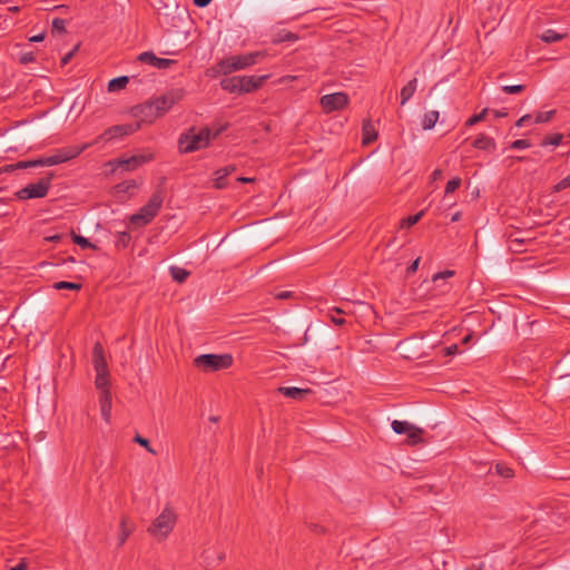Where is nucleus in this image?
Returning a JSON list of instances; mask_svg holds the SVG:
<instances>
[{"mask_svg": "<svg viewBox=\"0 0 570 570\" xmlns=\"http://www.w3.org/2000/svg\"><path fill=\"white\" fill-rule=\"evenodd\" d=\"M134 442H136L139 445L146 448L148 452H150L153 454H156V451L149 445V441L147 439L142 438L141 435L137 434L134 438Z\"/></svg>", "mask_w": 570, "mask_h": 570, "instance_id": "37998d69", "label": "nucleus"}, {"mask_svg": "<svg viewBox=\"0 0 570 570\" xmlns=\"http://www.w3.org/2000/svg\"><path fill=\"white\" fill-rule=\"evenodd\" d=\"M62 239V235L60 234H55V235H51V236H47L46 237V240L47 242H50V243H58Z\"/></svg>", "mask_w": 570, "mask_h": 570, "instance_id": "864d4df0", "label": "nucleus"}, {"mask_svg": "<svg viewBox=\"0 0 570 570\" xmlns=\"http://www.w3.org/2000/svg\"><path fill=\"white\" fill-rule=\"evenodd\" d=\"M196 367L206 372H215L228 368L233 364V356L230 354H203L194 360Z\"/></svg>", "mask_w": 570, "mask_h": 570, "instance_id": "423d86ee", "label": "nucleus"}, {"mask_svg": "<svg viewBox=\"0 0 570 570\" xmlns=\"http://www.w3.org/2000/svg\"><path fill=\"white\" fill-rule=\"evenodd\" d=\"M89 147V144H85L80 147H66L58 149L53 155L48 157L38 158L39 166H55L78 157L83 150Z\"/></svg>", "mask_w": 570, "mask_h": 570, "instance_id": "0eeeda50", "label": "nucleus"}, {"mask_svg": "<svg viewBox=\"0 0 570 570\" xmlns=\"http://www.w3.org/2000/svg\"><path fill=\"white\" fill-rule=\"evenodd\" d=\"M180 98L181 94L179 91H170L142 106L141 112L151 122L154 119L165 115Z\"/></svg>", "mask_w": 570, "mask_h": 570, "instance_id": "7ed1b4c3", "label": "nucleus"}, {"mask_svg": "<svg viewBox=\"0 0 570 570\" xmlns=\"http://www.w3.org/2000/svg\"><path fill=\"white\" fill-rule=\"evenodd\" d=\"M570 187V175L567 176L566 178L561 179L554 187H553V190L554 191H561L566 188H569Z\"/></svg>", "mask_w": 570, "mask_h": 570, "instance_id": "09e8293b", "label": "nucleus"}, {"mask_svg": "<svg viewBox=\"0 0 570 570\" xmlns=\"http://www.w3.org/2000/svg\"><path fill=\"white\" fill-rule=\"evenodd\" d=\"M363 144L368 145L377 138V132L370 121L363 124Z\"/></svg>", "mask_w": 570, "mask_h": 570, "instance_id": "b1692460", "label": "nucleus"}, {"mask_svg": "<svg viewBox=\"0 0 570 570\" xmlns=\"http://www.w3.org/2000/svg\"><path fill=\"white\" fill-rule=\"evenodd\" d=\"M71 238L75 244H77L78 246H80L83 249H86V248L95 249L96 248V245L90 243L89 239H87L86 237H83L81 235L76 234L75 232H71Z\"/></svg>", "mask_w": 570, "mask_h": 570, "instance_id": "2f4dec72", "label": "nucleus"}, {"mask_svg": "<svg viewBox=\"0 0 570 570\" xmlns=\"http://www.w3.org/2000/svg\"><path fill=\"white\" fill-rule=\"evenodd\" d=\"M423 214H424V212L422 210V212H420V213H417L415 215H412V216H409L406 218H403L401 220V227L402 228H409V227L415 225L421 219Z\"/></svg>", "mask_w": 570, "mask_h": 570, "instance_id": "72a5a7b5", "label": "nucleus"}, {"mask_svg": "<svg viewBox=\"0 0 570 570\" xmlns=\"http://www.w3.org/2000/svg\"><path fill=\"white\" fill-rule=\"evenodd\" d=\"M43 39H45V33H40V35L31 37L29 40L31 42H39V41H42Z\"/></svg>", "mask_w": 570, "mask_h": 570, "instance_id": "680f3d73", "label": "nucleus"}, {"mask_svg": "<svg viewBox=\"0 0 570 570\" xmlns=\"http://www.w3.org/2000/svg\"><path fill=\"white\" fill-rule=\"evenodd\" d=\"M566 38V33H558L552 29H547L540 35V39L547 43H552Z\"/></svg>", "mask_w": 570, "mask_h": 570, "instance_id": "a878e982", "label": "nucleus"}, {"mask_svg": "<svg viewBox=\"0 0 570 570\" xmlns=\"http://www.w3.org/2000/svg\"><path fill=\"white\" fill-rule=\"evenodd\" d=\"M239 76L224 78L220 81V87L227 92L239 94Z\"/></svg>", "mask_w": 570, "mask_h": 570, "instance_id": "412c9836", "label": "nucleus"}, {"mask_svg": "<svg viewBox=\"0 0 570 570\" xmlns=\"http://www.w3.org/2000/svg\"><path fill=\"white\" fill-rule=\"evenodd\" d=\"M78 48H79V45H77L71 51H69L65 57H62V59H61L62 66H66L72 59V57L77 52Z\"/></svg>", "mask_w": 570, "mask_h": 570, "instance_id": "8fccbe9b", "label": "nucleus"}, {"mask_svg": "<svg viewBox=\"0 0 570 570\" xmlns=\"http://www.w3.org/2000/svg\"><path fill=\"white\" fill-rule=\"evenodd\" d=\"M488 111H489V109L484 108L480 114L473 115L472 117H470L466 120L465 126L471 127V126H474L475 124L484 120L485 116L488 115Z\"/></svg>", "mask_w": 570, "mask_h": 570, "instance_id": "e433bc0d", "label": "nucleus"}, {"mask_svg": "<svg viewBox=\"0 0 570 570\" xmlns=\"http://www.w3.org/2000/svg\"><path fill=\"white\" fill-rule=\"evenodd\" d=\"M236 170L234 165H229L223 168L217 169L214 173V186L217 189H223L227 187V177Z\"/></svg>", "mask_w": 570, "mask_h": 570, "instance_id": "2eb2a0df", "label": "nucleus"}, {"mask_svg": "<svg viewBox=\"0 0 570 570\" xmlns=\"http://www.w3.org/2000/svg\"><path fill=\"white\" fill-rule=\"evenodd\" d=\"M254 180H255V178H250V177H238L237 178V181L243 183V184L253 183Z\"/></svg>", "mask_w": 570, "mask_h": 570, "instance_id": "e2e57ef3", "label": "nucleus"}, {"mask_svg": "<svg viewBox=\"0 0 570 570\" xmlns=\"http://www.w3.org/2000/svg\"><path fill=\"white\" fill-rule=\"evenodd\" d=\"M95 385L100 393L105 390H109V371L96 372Z\"/></svg>", "mask_w": 570, "mask_h": 570, "instance_id": "4be33fe9", "label": "nucleus"}, {"mask_svg": "<svg viewBox=\"0 0 570 570\" xmlns=\"http://www.w3.org/2000/svg\"><path fill=\"white\" fill-rule=\"evenodd\" d=\"M14 167L19 168V169H24V168L40 167V166L38 164V159H35V160L19 161Z\"/></svg>", "mask_w": 570, "mask_h": 570, "instance_id": "de8ad7c7", "label": "nucleus"}, {"mask_svg": "<svg viewBox=\"0 0 570 570\" xmlns=\"http://www.w3.org/2000/svg\"><path fill=\"white\" fill-rule=\"evenodd\" d=\"M531 147V142L528 139H517L511 144L513 149H524Z\"/></svg>", "mask_w": 570, "mask_h": 570, "instance_id": "49530a36", "label": "nucleus"}, {"mask_svg": "<svg viewBox=\"0 0 570 570\" xmlns=\"http://www.w3.org/2000/svg\"><path fill=\"white\" fill-rule=\"evenodd\" d=\"M459 352L458 344H452L443 350V353L445 356H452L455 355Z\"/></svg>", "mask_w": 570, "mask_h": 570, "instance_id": "3c124183", "label": "nucleus"}, {"mask_svg": "<svg viewBox=\"0 0 570 570\" xmlns=\"http://www.w3.org/2000/svg\"><path fill=\"white\" fill-rule=\"evenodd\" d=\"M170 274L175 281L178 283H183L186 281V278L189 276V272L181 267L171 266L170 267Z\"/></svg>", "mask_w": 570, "mask_h": 570, "instance_id": "7c9ffc66", "label": "nucleus"}, {"mask_svg": "<svg viewBox=\"0 0 570 570\" xmlns=\"http://www.w3.org/2000/svg\"><path fill=\"white\" fill-rule=\"evenodd\" d=\"M524 90L523 85H510V86H503L502 91L509 95H515L520 94Z\"/></svg>", "mask_w": 570, "mask_h": 570, "instance_id": "79ce46f5", "label": "nucleus"}, {"mask_svg": "<svg viewBox=\"0 0 570 570\" xmlns=\"http://www.w3.org/2000/svg\"><path fill=\"white\" fill-rule=\"evenodd\" d=\"M291 296H292L291 292H281V293L276 294V298H278V299H287Z\"/></svg>", "mask_w": 570, "mask_h": 570, "instance_id": "052dcab7", "label": "nucleus"}, {"mask_svg": "<svg viewBox=\"0 0 570 570\" xmlns=\"http://www.w3.org/2000/svg\"><path fill=\"white\" fill-rule=\"evenodd\" d=\"M494 116H495L497 118L504 117V116H507V112H504V111H499V110H498V111H495V112H494Z\"/></svg>", "mask_w": 570, "mask_h": 570, "instance_id": "338daca9", "label": "nucleus"}, {"mask_svg": "<svg viewBox=\"0 0 570 570\" xmlns=\"http://www.w3.org/2000/svg\"><path fill=\"white\" fill-rule=\"evenodd\" d=\"M483 564H479V566H472V567H469L466 568L465 570H483Z\"/></svg>", "mask_w": 570, "mask_h": 570, "instance_id": "0e129e2a", "label": "nucleus"}, {"mask_svg": "<svg viewBox=\"0 0 570 570\" xmlns=\"http://www.w3.org/2000/svg\"><path fill=\"white\" fill-rule=\"evenodd\" d=\"M99 403L101 416L108 423L111 416V393L109 390H105L100 393Z\"/></svg>", "mask_w": 570, "mask_h": 570, "instance_id": "f3484780", "label": "nucleus"}, {"mask_svg": "<svg viewBox=\"0 0 570 570\" xmlns=\"http://www.w3.org/2000/svg\"><path fill=\"white\" fill-rule=\"evenodd\" d=\"M177 522V514L169 504H167L160 514L148 527L147 532L158 541H164L174 530Z\"/></svg>", "mask_w": 570, "mask_h": 570, "instance_id": "f03ea898", "label": "nucleus"}, {"mask_svg": "<svg viewBox=\"0 0 570 570\" xmlns=\"http://www.w3.org/2000/svg\"><path fill=\"white\" fill-rule=\"evenodd\" d=\"M423 432H424L423 429L413 425L412 429L410 430V432L406 434L407 443L412 444V445L420 443L422 441Z\"/></svg>", "mask_w": 570, "mask_h": 570, "instance_id": "bb28decb", "label": "nucleus"}, {"mask_svg": "<svg viewBox=\"0 0 570 570\" xmlns=\"http://www.w3.org/2000/svg\"><path fill=\"white\" fill-rule=\"evenodd\" d=\"M320 102H321L323 110L326 114H330V112H333L336 110H342L343 108H345L348 105L350 99H348V96L344 92H334V94H330V95H324L321 98Z\"/></svg>", "mask_w": 570, "mask_h": 570, "instance_id": "9d476101", "label": "nucleus"}, {"mask_svg": "<svg viewBox=\"0 0 570 570\" xmlns=\"http://www.w3.org/2000/svg\"><path fill=\"white\" fill-rule=\"evenodd\" d=\"M135 525L129 522L127 517H122L120 520V529L118 533V544L122 546L128 537L132 533Z\"/></svg>", "mask_w": 570, "mask_h": 570, "instance_id": "a211bd4d", "label": "nucleus"}, {"mask_svg": "<svg viewBox=\"0 0 570 570\" xmlns=\"http://www.w3.org/2000/svg\"><path fill=\"white\" fill-rule=\"evenodd\" d=\"M52 177L53 175L49 174L47 177L41 178L39 181L27 185L16 193L17 198L27 200L46 197L51 187Z\"/></svg>", "mask_w": 570, "mask_h": 570, "instance_id": "6e6552de", "label": "nucleus"}, {"mask_svg": "<svg viewBox=\"0 0 570 570\" xmlns=\"http://www.w3.org/2000/svg\"><path fill=\"white\" fill-rule=\"evenodd\" d=\"M269 78L268 75L263 76H239V95L256 91Z\"/></svg>", "mask_w": 570, "mask_h": 570, "instance_id": "9b49d317", "label": "nucleus"}, {"mask_svg": "<svg viewBox=\"0 0 570 570\" xmlns=\"http://www.w3.org/2000/svg\"><path fill=\"white\" fill-rule=\"evenodd\" d=\"M277 392L286 397L294 400H303L306 395L312 393L311 389H299L294 386H281Z\"/></svg>", "mask_w": 570, "mask_h": 570, "instance_id": "dca6fc26", "label": "nucleus"}, {"mask_svg": "<svg viewBox=\"0 0 570 570\" xmlns=\"http://www.w3.org/2000/svg\"><path fill=\"white\" fill-rule=\"evenodd\" d=\"M138 60L150 66H154L158 69H167L176 63V61L171 59L158 58L153 51H146L140 53L138 56Z\"/></svg>", "mask_w": 570, "mask_h": 570, "instance_id": "f8f14e48", "label": "nucleus"}, {"mask_svg": "<svg viewBox=\"0 0 570 570\" xmlns=\"http://www.w3.org/2000/svg\"><path fill=\"white\" fill-rule=\"evenodd\" d=\"M27 569H28L27 562L24 560H21L18 564L12 567L10 570H27Z\"/></svg>", "mask_w": 570, "mask_h": 570, "instance_id": "6e6d98bb", "label": "nucleus"}, {"mask_svg": "<svg viewBox=\"0 0 570 570\" xmlns=\"http://www.w3.org/2000/svg\"><path fill=\"white\" fill-rule=\"evenodd\" d=\"M524 243L525 240L523 238L510 235L508 238V248L513 253H522L525 250L523 248Z\"/></svg>", "mask_w": 570, "mask_h": 570, "instance_id": "393cba45", "label": "nucleus"}, {"mask_svg": "<svg viewBox=\"0 0 570 570\" xmlns=\"http://www.w3.org/2000/svg\"><path fill=\"white\" fill-rule=\"evenodd\" d=\"M497 472H498V474H500L501 476L507 478V479L513 476L512 469H510L509 466L503 465V464H497Z\"/></svg>", "mask_w": 570, "mask_h": 570, "instance_id": "c03bdc74", "label": "nucleus"}, {"mask_svg": "<svg viewBox=\"0 0 570 570\" xmlns=\"http://www.w3.org/2000/svg\"><path fill=\"white\" fill-rule=\"evenodd\" d=\"M53 288L55 289H70V291H80L81 289V284L80 283H72V282H66V281H61V282H57L53 284Z\"/></svg>", "mask_w": 570, "mask_h": 570, "instance_id": "473e14b6", "label": "nucleus"}, {"mask_svg": "<svg viewBox=\"0 0 570 570\" xmlns=\"http://www.w3.org/2000/svg\"><path fill=\"white\" fill-rule=\"evenodd\" d=\"M461 183L462 180L460 177H454L451 180H449L445 186V195L454 193L458 188H460Z\"/></svg>", "mask_w": 570, "mask_h": 570, "instance_id": "58836bf2", "label": "nucleus"}, {"mask_svg": "<svg viewBox=\"0 0 570 570\" xmlns=\"http://www.w3.org/2000/svg\"><path fill=\"white\" fill-rule=\"evenodd\" d=\"M473 147L481 150L495 149V141L493 138L481 134L473 141Z\"/></svg>", "mask_w": 570, "mask_h": 570, "instance_id": "6ab92c4d", "label": "nucleus"}, {"mask_svg": "<svg viewBox=\"0 0 570 570\" xmlns=\"http://www.w3.org/2000/svg\"><path fill=\"white\" fill-rule=\"evenodd\" d=\"M297 39H298V37L295 33H293L291 31L282 30L275 36V38L273 39V42L279 43V42H284V41H296Z\"/></svg>", "mask_w": 570, "mask_h": 570, "instance_id": "c756f323", "label": "nucleus"}, {"mask_svg": "<svg viewBox=\"0 0 570 570\" xmlns=\"http://www.w3.org/2000/svg\"><path fill=\"white\" fill-rule=\"evenodd\" d=\"M391 425H392L393 431L396 434H407L413 426V424H411L406 421H399V420H394Z\"/></svg>", "mask_w": 570, "mask_h": 570, "instance_id": "cd10ccee", "label": "nucleus"}, {"mask_svg": "<svg viewBox=\"0 0 570 570\" xmlns=\"http://www.w3.org/2000/svg\"><path fill=\"white\" fill-rule=\"evenodd\" d=\"M531 115H524L522 116L517 122H515V126L517 127H522L524 125H527L530 120H531Z\"/></svg>", "mask_w": 570, "mask_h": 570, "instance_id": "603ef678", "label": "nucleus"}, {"mask_svg": "<svg viewBox=\"0 0 570 570\" xmlns=\"http://www.w3.org/2000/svg\"><path fill=\"white\" fill-rule=\"evenodd\" d=\"M140 128V124H125V125H116L106 129L100 136H98L91 145L98 144L100 141H110L116 138L125 137L134 134L136 130Z\"/></svg>", "mask_w": 570, "mask_h": 570, "instance_id": "1a4fd4ad", "label": "nucleus"}, {"mask_svg": "<svg viewBox=\"0 0 570 570\" xmlns=\"http://www.w3.org/2000/svg\"><path fill=\"white\" fill-rule=\"evenodd\" d=\"M460 218H461V213L458 212V213L453 214L451 220L452 222H458V220H460Z\"/></svg>", "mask_w": 570, "mask_h": 570, "instance_id": "69168bd1", "label": "nucleus"}, {"mask_svg": "<svg viewBox=\"0 0 570 570\" xmlns=\"http://www.w3.org/2000/svg\"><path fill=\"white\" fill-rule=\"evenodd\" d=\"M453 275H454V272L453 271H449V269L443 271V272H439V273L433 275L432 282L434 284H436L438 282L444 281V279H446L449 277H452Z\"/></svg>", "mask_w": 570, "mask_h": 570, "instance_id": "a19ab883", "label": "nucleus"}, {"mask_svg": "<svg viewBox=\"0 0 570 570\" xmlns=\"http://www.w3.org/2000/svg\"><path fill=\"white\" fill-rule=\"evenodd\" d=\"M562 138H563V136L561 134H554V135L547 136L542 140L541 146H548V145L559 146L562 141Z\"/></svg>", "mask_w": 570, "mask_h": 570, "instance_id": "f704fd0d", "label": "nucleus"}, {"mask_svg": "<svg viewBox=\"0 0 570 570\" xmlns=\"http://www.w3.org/2000/svg\"><path fill=\"white\" fill-rule=\"evenodd\" d=\"M164 203V195L161 191H156L151 195L148 203L144 205L138 213L130 217V223L135 226L142 227L149 224L159 213Z\"/></svg>", "mask_w": 570, "mask_h": 570, "instance_id": "20e7f679", "label": "nucleus"}, {"mask_svg": "<svg viewBox=\"0 0 570 570\" xmlns=\"http://www.w3.org/2000/svg\"><path fill=\"white\" fill-rule=\"evenodd\" d=\"M129 81V78L126 76L114 78L108 83L109 91L124 89Z\"/></svg>", "mask_w": 570, "mask_h": 570, "instance_id": "c85d7f7f", "label": "nucleus"}, {"mask_svg": "<svg viewBox=\"0 0 570 570\" xmlns=\"http://www.w3.org/2000/svg\"><path fill=\"white\" fill-rule=\"evenodd\" d=\"M331 320L332 322L335 324V325H343L345 323V320L340 317V316H335V315H332L331 316Z\"/></svg>", "mask_w": 570, "mask_h": 570, "instance_id": "bf43d9fd", "label": "nucleus"}, {"mask_svg": "<svg viewBox=\"0 0 570 570\" xmlns=\"http://www.w3.org/2000/svg\"><path fill=\"white\" fill-rule=\"evenodd\" d=\"M137 188L135 180H127L117 185V190L119 193H130Z\"/></svg>", "mask_w": 570, "mask_h": 570, "instance_id": "ea45409f", "label": "nucleus"}, {"mask_svg": "<svg viewBox=\"0 0 570 570\" xmlns=\"http://www.w3.org/2000/svg\"><path fill=\"white\" fill-rule=\"evenodd\" d=\"M554 114H556V110L540 111L535 115L534 122H537V124L548 122L552 119Z\"/></svg>", "mask_w": 570, "mask_h": 570, "instance_id": "c9c22d12", "label": "nucleus"}, {"mask_svg": "<svg viewBox=\"0 0 570 570\" xmlns=\"http://www.w3.org/2000/svg\"><path fill=\"white\" fill-rule=\"evenodd\" d=\"M419 264H420V258H416L409 267H407V273L411 274V273H414L417 267H419Z\"/></svg>", "mask_w": 570, "mask_h": 570, "instance_id": "5fc2aeb1", "label": "nucleus"}, {"mask_svg": "<svg viewBox=\"0 0 570 570\" xmlns=\"http://www.w3.org/2000/svg\"><path fill=\"white\" fill-rule=\"evenodd\" d=\"M92 365L96 372L109 371L105 357V350L100 342H96L92 348Z\"/></svg>", "mask_w": 570, "mask_h": 570, "instance_id": "ddd939ff", "label": "nucleus"}, {"mask_svg": "<svg viewBox=\"0 0 570 570\" xmlns=\"http://www.w3.org/2000/svg\"><path fill=\"white\" fill-rule=\"evenodd\" d=\"M439 111L436 110H431V111H428L426 114H424V117H423V120H422V127L424 130H430L432 129L438 119H439Z\"/></svg>", "mask_w": 570, "mask_h": 570, "instance_id": "5701e85b", "label": "nucleus"}, {"mask_svg": "<svg viewBox=\"0 0 570 570\" xmlns=\"http://www.w3.org/2000/svg\"><path fill=\"white\" fill-rule=\"evenodd\" d=\"M417 87V79L413 78L401 89V105H405L414 95Z\"/></svg>", "mask_w": 570, "mask_h": 570, "instance_id": "aec40b11", "label": "nucleus"}, {"mask_svg": "<svg viewBox=\"0 0 570 570\" xmlns=\"http://www.w3.org/2000/svg\"><path fill=\"white\" fill-rule=\"evenodd\" d=\"M209 141L210 130L208 128H203L200 130L191 128L188 132L181 135L178 145L181 153L188 154L207 147Z\"/></svg>", "mask_w": 570, "mask_h": 570, "instance_id": "39448f33", "label": "nucleus"}, {"mask_svg": "<svg viewBox=\"0 0 570 570\" xmlns=\"http://www.w3.org/2000/svg\"><path fill=\"white\" fill-rule=\"evenodd\" d=\"M442 176H443L442 170H441V169H435V170L432 173L431 178H432V180H433V181H435V180L441 179V178H442Z\"/></svg>", "mask_w": 570, "mask_h": 570, "instance_id": "13d9d810", "label": "nucleus"}, {"mask_svg": "<svg viewBox=\"0 0 570 570\" xmlns=\"http://www.w3.org/2000/svg\"><path fill=\"white\" fill-rule=\"evenodd\" d=\"M151 156L135 155L128 158H120L117 160V165L126 170H135L142 164L149 161Z\"/></svg>", "mask_w": 570, "mask_h": 570, "instance_id": "4468645a", "label": "nucleus"}, {"mask_svg": "<svg viewBox=\"0 0 570 570\" xmlns=\"http://www.w3.org/2000/svg\"><path fill=\"white\" fill-rule=\"evenodd\" d=\"M470 338H471V335L465 336V337L463 338V343H468V342L470 341Z\"/></svg>", "mask_w": 570, "mask_h": 570, "instance_id": "774afa93", "label": "nucleus"}, {"mask_svg": "<svg viewBox=\"0 0 570 570\" xmlns=\"http://www.w3.org/2000/svg\"><path fill=\"white\" fill-rule=\"evenodd\" d=\"M35 60H36V57L32 51L21 52V55L19 57V62L21 65H28L30 62H33Z\"/></svg>", "mask_w": 570, "mask_h": 570, "instance_id": "a18cd8bd", "label": "nucleus"}, {"mask_svg": "<svg viewBox=\"0 0 570 570\" xmlns=\"http://www.w3.org/2000/svg\"><path fill=\"white\" fill-rule=\"evenodd\" d=\"M212 0H194V4L198 8H205L207 7Z\"/></svg>", "mask_w": 570, "mask_h": 570, "instance_id": "4d7b16f0", "label": "nucleus"}, {"mask_svg": "<svg viewBox=\"0 0 570 570\" xmlns=\"http://www.w3.org/2000/svg\"><path fill=\"white\" fill-rule=\"evenodd\" d=\"M66 31V20L61 18H55L52 20V33H65Z\"/></svg>", "mask_w": 570, "mask_h": 570, "instance_id": "4c0bfd02", "label": "nucleus"}, {"mask_svg": "<svg viewBox=\"0 0 570 570\" xmlns=\"http://www.w3.org/2000/svg\"><path fill=\"white\" fill-rule=\"evenodd\" d=\"M264 57H266L265 51H253L245 55L232 56L218 61L213 66L212 71L215 77L220 75L227 76L235 71L254 66Z\"/></svg>", "mask_w": 570, "mask_h": 570, "instance_id": "f257e3e1", "label": "nucleus"}]
</instances>
